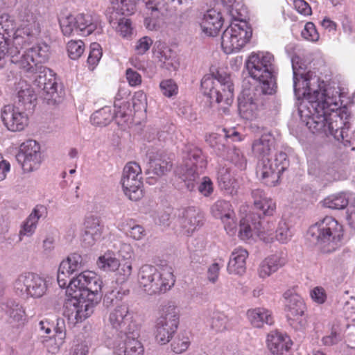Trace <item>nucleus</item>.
<instances>
[{"mask_svg": "<svg viewBox=\"0 0 355 355\" xmlns=\"http://www.w3.org/2000/svg\"><path fill=\"white\" fill-rule=\"evenodd\" d=\"M190 345L187 333L180 334L171 344L172 350L176 354L185 352Z\"/></svg>", "mask_w": 355, "mask_h": 355, "instance_id": "nucleus-53", "label": "nucleus"}, {"mask_svg": "<svg viewBox=\"0 0 355 355\" xmlns=\"http://www.w3.org/2000/svg\"><path fill=\"white\" fill-rule=\"evenodd\" d=\"M152 51L154 57L162 62L169 60L174 54L169 46H154Z\"/></svg>", "mask_w": 355, "mask_h": 355, "instance_id": "nucleus-56", "label": "nucleus"}, {"mask_svg": "<svg viewBox=\"0 0 355 355\" xmlns=\"http://www.w3.org/2000/svg\"><path fill=\"white\" fill-rule=\"evenodd\" d=\"M286 259L283 252L276 253L266 257L260 264L259 274L260 277L265 278L275 272L285 265Z\"/></svg>", "mask_w": 355, "mask_h": 355, "instance_id": "nucleus-30", "label": "nucleus"}, {"mask_svg": "<svg viewBox=\"0 0 355 355\" xmlns=\"http://www.w3.org/2000/svg\"><path fill=\"white\" fill-rule=\"evenodd\" d=\"M73 274H71L69 270H66L62 268V265L60 264L58 271V283L60 288H65L67 286L68 291L73 292L75 288L74 285L71 284L72 282L76 277L73 276Z\"/></svg>", "mask_w": 355, "mask_h": 355, "instance_id": "nucleus-50", "label": "nucleus"}, {"mask_svg": "<svg viewBox=\"0 0 355 355\" xmlns=\"http://www.w3.org/2000/svg\"><path fill=\"white\" fill-rule=\"evenodd\" d=\"M146 7L149 13L154 16L166 17L168 14V5L165 0H148Z\"/></svg>", "mask_w": 355, "mask_h": 355, "instance_id": "nucleus-47", "label": "nucleus"}, {"mask_svg": "<svg viewBox=\"0 0 355 355\" xmlns=\"http://www.w3.org/2000/svg\"><path fill=\"white\" fill-rule=\"evenodd\" d=\"M141 168L135 162H130L123 168L121 183L125 194L132 200L142 196Z\"/></svg>", "mask_w": 355, "mask_h": 355, "instance_id": "nucleus-14", "label": "nucleus"}, {"mask_svg": "<svg viewBox=\"0 0 355 355\" xmlns=\"http://www.w3.org/2000/svg\"><path fill=\"white\" fill-rule=\"evenodd\" d=\"M239 135V132L235 130H232V133L230 134L226 129H223L222 133L212 132L207 135L205 141L218 156L223 158L227 151L232 147L230 139L236 140Z\"/></svg>", "mask_w": 355, "mask_h": 355, "instance_id": "nucleus-21", "label": "nucleus"}, {"mask_svg": "<svg viewBox=\"0 0 355 355\" xmlns=\"http://www.w3.org/2000/svg\"><path fill=\"white\" fill-rule=\"evenodd\" d=\"M26 52L27 50L21 55V51L18 48V46H8L6 48V56L10 57L12 62L18 64L19 67L24 70L31 64V62L28 60Z\"/></svg>", "mask_w": 355, "mask_h": 355, "instance_id": "nucleus-44", "label": "nucleus"}, {"mask_svg": "<svg viewBox=\"0 0 355 355\" xmlns=\"http://www.w3.org/2000/svg\"><path fill=\"white\" fill-rule=\"evenodd\" d=\"M47 216V209L42 205H36L24 223L20 234L31 236L37 227L38 220Z\"/></svg>", "mask_w": 355, "mask_h": 355, "instance_id": "nucleus-38", "label": "nucleus"}, {"mask_svg": "<svg viewBox=\"0 0 355 355\" xmlns=\"http://www.w3.org/2000/svg\"><path fill=\"white\" fill-rule=\"evenodd\" d=\"M334 169L327 164H320V163L312 164L309 166V173L318 177H325L326 175H331Z\"/></svg>", "mask_w": 355, "mask_h": 355, "instance_id": "nucleus-55", "label": "nucleus"}, {"mask_svg": "<svg viewBox=\"0 0 355 355\" xmlns=\"http://www.w3.org/2000/svg\"><path fill=\"white\" fill-rule=\"evenodd\" d=\"M111 9L110 23L116 26V31L123 37H130L132 35L131 21L127 17L136 10L135 0H110Z\"/></svg>", "mask_w": 355, "mask_h": 355, "instance_id": "nucleus-9", "label": "nucleus"}, {"mask_svg": "<svg viewBox=\"0 0 355 355\" xmlns=\"http://www.w3.org/2000/svg\"><path fill=\"white\" fill-rule=\"evenodd\" d=\"M62 268L69 270L71 274L76 277L79 273L82 272L85 262L81 254L77 252L71 253L61 263Z\"/></svg>", "mask_w": 355, "mask_h": 355, "instance_id": "nucleus-41", "label": "nucleus"}, {"mask_svg": "<svg viewBox=\"0 0 355 355\" xmlns=\"http://www.w3.org/2000/svg\"><path fill=\"white\" fill-rule=\"evenodd\" d=\"M250 76L259 81L256 86L245 89L238 98V107L243 118L250 119L262 106L266 96L277 92V69L274 57L269 52L252 54L245 63Z\"/></svg>", "mask_w": 355, "mask_h": 355, "instance_id": "nucleus-2", "label": "nucleus"}, {"mask_svg": "<svg viewBox=\"0 0 355 355\" xmlns=\"http://www.w3.org/2000/svg\"><path fill=\"white\" fill-rule=\"evenodd\" d=\"M349 204V193L340 192L331 195L323 200V205L331 209H344Z\"/></svg>", "mask_w": 355, "mask_h": 355, "instance_id": "nucleus-43", "label": "nucleus"}, {"mask_svg": "<svg viewBox=\"0 0 355 355\" xmlns=\"http://www.w3.org/2000/svg\"><path fill=\"white\" fill-rule=\"evenodd\" d=\"M274 143L275 139L270 134L262 135L260 138L254 141L252 150L261 158L268 157Z\"/></svg>", "mask_w": 355, "mask_h": 355, "instance_id": "nucleus-40", "label": "nucleus"}, {"mask_svg": "<svg viewBox=\"0 0 355 355\" xmlns=\"http://www.w3.org/2000/svg\"><path fill=\"white\" fill-rule=\"evenodd\" d=\"M286 259L283 252L276 253L266 257L260 264L259 274L260 277L265 278L275 272L285 265Z\"/></svg>", "mask_w": 355, "mask_h": 355, "instance_id": "nucleus-31", "label": "nucleus"}, {"mask_svg": "<svg viewBox=\"0 0 355 355\" xmlns=\"http://www.w3.org/2000/svg\"><path fill=\"white\" fill-rule=\"evenodd\" d=\"M16 159L24 171L31 172L37 170L42 162L40 144L33 139L24 141L19 147Z\"/></svg>", "mask_w": 355, "mask_h": 355, "instance_id": "nucleus-16", "label": "nucleus"}, {"mask_svg": "<svg viewBox=\"0 0 355 355\" xmlns=\"http://www.w3.org/2000/svg\"><path fill=\"white\" fill-rule=\"evenodd\" d=\"M60 26L64 35H70L73 32L76 33L75 16L71 14L62 15L59 19Z\"/></svg>", "mask_w": 355, "mask_h": 355, "instance_id": "nucleus-51", "label": "nucleus"}, {"mask_svg": "<svg viewBox=\"0 0 355 355\" xmlns=\"http://www.w3.org/2000/svg\"><path fill=\"white\" fill-rule=\"evenodd\" d=\"M216 175L217 182L221 190H224L232 196L236 193L238 183L232 174L230 167L219 166Z\"/></svg>", "mask_w": 355, "mask_h": 355, "instance_id": "nucleus-35", "label": "nucleus"}, {"mask_svg": "<svg viewBox=\"0 0 355 355\" xmlns=\"http://www.w3.org/2000/svg\"><path fill=\"white\" fill-rule=\"evenodd\" d=\"M179 324V315L173 304H168L163 309L162 315L157 318L155 324V338L160 345L168 343L176 332Z\"/></svg>", "mask_w": 355, "mask_h": 355, "instance_id": "nucleus-12", "label": "nucleus"}, {"mask_svg": "<svg viewBox=\"0 0 355 355\" xmlns=\"http://www.w3.org/2000/svg\"><path fill=\"white\" fill-rule=\"evenodd\" d=\"M49 46H33L27 49L28 60L34 67L35 64L42 65L41 64L47 61L49 58Z\"/></svg>", "mask_w": 355, "mask_h": 355, "instance_id": "nucleus-42", "label": "nucleus"}, {"mask_svg": "<svg viewBox=\"0 0 355 355\" xmlns=\"http://www.w3.org/2000/svg\"><path fill=\"white\" fill-rule=\"evenodd\" d=\"M301 35L303 38L310 42H316L319 39V33L315 26L312 22H307L304 29L302 31Z\"/></svg>", "mask_w": 355, "mask_h": 355, "instance_id": "nucleus-62", "label": "nucleus"}, {"mask_svg": "<svg viewBox=\"0 0 355 355\" xmlns=\"http://www.w3.org/2000/svg\"><path fill=\"white\" fill-rule=\"evenodd\" d=\"M284 298L290 325L297 330L304 329L307 325L306 306L302 297L295 291L288 290L284 293Z\"/></svg>", "mask_w": 355, "mask_h": 355, "instance_id": "nucleus-13", "label": "nucleus"}, {"mask_svg": "<svg viewBox=\"0 0 355 355\" xmlns=\"http://www.w3.org/2000/svg\"><path fill=\"white\" fill-rule=\"evenodd\" d=\"M211 213L214 218H220L223 221L225 229L229 234H233L235 233V214L229 201L225 200H217L211 207Z\"/></svg>", "mask_w": 355, "mask_h": 355, "instance_id": "nucleus-22", "label": "nucleus"}, {"mask_svg": "<svg viewBox=\"0 0 355 355\" xmlns=\"http://www.w3.org/2000/svg\"><path fill=\"white\" fill-rule=\"evenodd\" d=\"M1 310L6 314L10 324L25 320V311L21 305L12 299H8L0 304Z\"/></svg>", "mask_w": 355, "mask_h": 355, "instance_id": "nucleus-34", "label": "nucleus"}, {"mask_svg": "<svg viewBox=\"0 0 355 355\" xmlns=\"http://www.w3.org/2000/svg\"><path fill=\"white\" fill-rule=\"evenodd\" d=\"M207 166V160L200 148L192 144H186L182 149V164L175 172L184 183L187 189L192 191L197 185L199 174Z\"/></svg>", "mask_w": 355, "mask_h": 355, "instance_id": "nucleus-5", "label": "nucleus"}, {"mask_svg": "<svg viewBox=\"0 0 355 355\" xmlns=\"http://www.w3.org/2000/svg\"><path fill=\"white\" fill-rule=\"evenodd\" d=\"M130 331L119 334V338L115 339L114 345L119 355H144V347L137 340L139 336V330L134 326Z\"/></svg>", "mask_w": 355, "mask_h": 355, "instance_id": "nucleus-18", "label": "nucleus"}, {"mask_svg": "<svg viewBox=\"0 0 355 355\" xmlns=\"http://www.w3.org/2000/svg\"><path fill=\"white\" fill-rule=\"evenodd\" d=\"M139 286L149 295L165 293L174 284L172 272H159L152 265H144L138 274Z\"/></svg>", "mask_w": 355, "mask_h": 355, "instance_id": "nucleus-6", "label": "nucleus"}, {"mask_svg": "<svg viewBox=\"0 0 355 355\" xmlns=\"http://www.w3.org/2000/svg\"><path fill=\"white\" fill-rule=\"evenodd\" d=\"M286 259L283 252L276 253L266 257L260 264L259 274L260 277L265 278L275 272L285 265Z\"/></svg>", "mask_w": 355, "mask_h": 355, "instance_id": "nucleus-32", "label": "nucleus"}, {"mask_svg": "<svg viewBox=\"0 0 355 355\" xmlns=\"http://www.w3.org/2000/svg\"><path fill=\"white\" fill-rule=\"evenodd\" d=\"M149 16L145 17L144 24L146 28L149 31H157L160 28L165 17L157 16L156 17L152 13H148Z\"/></svg>", "mask_w": 355, "mask_h": 355, "instance_id": "nucleus-61", "label": "nucleus"}, {"mask_svg": "<svg viewBox=\"0 0 355 355\" xmlns=\"http://www.w3.org/2000/svg\"><path fill=\"white\" fill-rule=\"evenodd\" d=\"M198 190L204 196H209L214 191L213 183L211 179L207 176L203 177L202 182L198 186Z\"/></svg>", "mask_w": 355, "mask_h": 355, "instance_id": "nucleus-64", "label": "nucleus"}, {"mask_svg": "<svg viewBox=\"0 0 355 355\" xmlns=\"http://www.w3.org/2000/svg\"><path fill=\"white\" fill-rule=\"evenodd\" d=\"M114 119L111 107L105 106L92 114L91 121L93 125L98 126H105L108 125Z\"/></svg>", "mask_w": 355, "mask_h": 355, "instance_id": "nucleus-46", "label": "nucleus"}, {"mask_svg": "<svg viewBox=\"0 0 355 355\" xmlns=\"http://www.w3.org/2000/svg\"><path fill=\"white\" fill-rule=\"evenodd\" d=\"M15 293L21 297L40 298L47 291L46 280L33 272H24L18 276L13 283Z\"/></svg>", "mask_w": 355, "mask_h": 355, "instance_id": "nucleus-11", "label": "nucleus"}, {"mask_svg": "<svg viewBox=\"0 0 355 355\" xmlns=\"http://www.w3.org/2000/svg\"><path fill=\"white\" fill-rule=\"evenodd\" d=\"M131 316L129 314V309L126 304H121L116 306L110 314L109 321L112 328L115 330L114 334L115 339L119 338V334L122 333L125 334L132 331V327L134 326L138 329L135 323L130 322Z\"/></svg>", "mask_w": 355, "mask_h": 355, "instance_id": "nucleus-20", "label": "nucleus"}, {"mask_svg": "<svg viewBox=\"0 0 355 355\" xmlns=\"http://www.w3.org/2000/svg\"><path fill=\"white\" fill-rule=\"evenodd\" d=\"M267 344L269 350L273 355H284L289 350L292 343L286 335L279 332H272L268 336Z\"/></svg>", "mask_w": 355, "mask_h": 355, "instance_id": "nucleus-29", "label": "nucleus"}, {"mask_svg": "<svg viewBox=\"0 0 355 355\" xmlns=\"http://www.w3.org/2000/svg\"><path fill=\"white\" fill-rule=\"evenodd\" d=\"M286 259L283 252L276 253L266 257L260 264L259 274L260 277L265 278L275 272L285 265Z\"/></svg>", "mask_w": 355, "mask_h": 355, "instance_id": "nucleus-33", "label": "nucleus"}, {"mask_svg": "<svg viewBox=\"0 0 355 355\" xmlns=\"http://www.w3.org/2000/svg\"><path fill=\"white\" fill-rule=\"evenodd\" d=\"M220 1L226 8L229 17L239 20L243 19L244 14H246V9L239 0H220Z\"/></svg>", "mask_w": 355, "mask_h": 355, "instance_id": "nucleus-45", "label": "nucleus"}, {"mask_svg": "<svg viewBox=\"0 0 355 355\" xmlns=\"http://www.w3.org/2000/svg\"><path fill=\"white\" fill-rule=\"evenodd\" d=\"M247 316L252 325L257 328L262 327L264 324L271 325L274 322L271 313L264 308L249 309Z\"/></svg>", "mask_w": 355, "mask_h": 355, "instance_id": "nucleus-39", "label": "nucleus"}, {"mask_svg": "<svg viewBox=\"0 0 355 355\" xmlns=\"http://www.w3.org/2000/svg\"><path fill=\"white\" fill-rule=\"evenodd\" d=\"M16 103L26 111L32 112L36 106L37 95L31 86L24 80L15 84Z\"/></svg>", "mask_w": 355, "mask_h": 355, "instance_id": "nucleus-24", "label": "nucleus"}, {"mask_svg": "<svg viewBox=\"0 0 355 355\" xmlns=\"http://www.w3.org/2000/svg\"><path fill=\"white\" fill-rule=\"evenodd\" d=\"M343 336L337 327L334 326L331 333L328 336H325L322 338V343L325 346H332L338 344L342 340Z\"/></svg>", "mask_w": 355, "mask_h": 355, "instance_id": "nucleus-63", "label": "nucleus"}, {"mask_svg": "<svg viewBox=\"0 0 355 355\" xmlns=\"http://www.w3.org/2000/svg\"><path fill=\"white\" fill-rule=\"evenodd\" d=\"M1 119L4 125L10 131H21L28 125V114L19 107L6 105L1 110Z\"/></svg>", "mask_w": 355, "mask_h": 355, "instance_id": "nucleus-19", "label": "nucleus"}, {"mask_svg": "<svg viewBox=\"0 0 355 355\" xmlns=\"http://www.w3.org/2000/svg\"><path fill=\"white\" fill-rule=\"evenodd\" d=\"M229 17L230 24L223 32L222 44L225 42H230L231 44H246L248 43L252 37V31L248 26L245 21L246 14H244L242 20Z\"/></svg>", "mask_w": 355, "mask_h": 355, "instance_id": "nucleus-17", "label": "nucleus"}, {"mask_svg": "<svg viewBox=\"0 0 355 355\" xmlns=\"http://www.w3.org/2000/svg\"><path fill=\"white\" fill-rule=\"evenodd\" d=\"M227 317L221 312L213 313L211 320V327L216 331H223L227 327Z\"/></svg>", "mask_w": 355, "mask_h": 355, "instance_id": "nucleus-54", "label": "nucleus"}, {"mask_svg": "<svg viewBox=\"0 0 355 355\" xmlns=\"http://www.w3.org/2000/svg\"><path fill=\"white\" fill-rule=\"evenodd\" d=\"M116 275V282L123 284L129 278L132 272V264L129 261L124 263H120L119 267L114 271Z\"/></svg>", "mask_w": 355, "mask_h": 355, "instance_id": "nucleus-52", "label": "nucleus"}, {"mask_svg": "<svg viewBox=\"0 0 355 355\" xmlns=\"http://www.w3.org/2000/svg\"><path fill=\"white\" fill-rule=\"evenodd\" d=\"M201 90L211 105L223 103L230 105L234 100V85L230 74L222 70L206 74L201 80Z\"/></svg>", "mask_w": 355, "mask_h": 355, "instance_id": "nucleus-3", "label": "nucleus"}, {"mask_svg": "<svg viewBox=\"0 0 355 355\" xmlns=\"http://www.w3.org/2000/svg\"><path fill=\"white\" fill-rule=\"evenodd\" d=\"M71 284L74 285L75 289L69 295L89 298L92 302L101 300L103 282L94 272L87 270L79 273Z\"/></svg>", "mask_w": 355, "mask_h": 355, "instance_id": "nucleus-10", "label": "nucleus"}, {"mask_svg": "<svg viewBox=\"0 0 355 355\" xmlns=\"http://www.w3.org/2000/svg\"><path fill=\"white\" fill-rule=\"evenodd\" d=\"M223 159L230 161L240 170L245 169L247 165V161L240 150L234 146H232L227 151L226 155L224 156Z\"/></svg>", "mask_w": 355, "mask_h": 355, "instance_id": "nucleus-49", "label": "nucleus"}, {"mask_svg": "<svg viewBox=\"0 0 355 355\" xmlns=\"http://www.w3.org/2000/svg\"><path fill=\"white\" fill-rule=\"evenodd\" d=\"M291 232L286 222L280 221L278 227L275 231V237L277 241L284 243H287L291 238Z\"/></svg>", "mask_w": 355, "mask_h": 355, "instance_id": "nucleus-59", "label": "nucleus"}, {"mask_svg": "<svg viewBox=\"0 0 355 355\" xmlns=\"http://www.w3.org/2000/svg\"><path fill=\"white\" fill-rule=\"evenodd\" d=\"M248 252L243 248L235 249L231 254L227 270L230 274L241 275L245 272Z\"/></svg>", "mask_w": 355, "mask_h": 355, "instance_id": "nucleus-37", "label": "nucleus"}, {"mask_svg": "<svg viewBox=\"0 0 355 355\" xmlns=\"http://www.w3.org/2000/svg\"><path fill=\"white\" fill-rule=\"evenodd\" d=\"M295 95L306 98L298 108L301 120L313 132L331 135L338 141L348 137L352 112L348 106L340 107L337 97L328 89L321 91L320 78L311 71L304 72V64L298 55L291 57Z\"/></svg>", "mask_w": 355, "mask_h": 355, "instance_id": "nucleus-1", "label": "nucleus"}, {"mask_svg": "<svg viewBox=\"0 0 355 355\" xmlns=\"http://www.w3.org/2000/svg\"><path fill=\"white\" fill-rule=\"evenodd\" d=\"M159 87L163 95L166 97L171 98L178 94V87L172 79L162 80Z\"/></svg>", "mask_w": 355, "mask_h": 355, "instance_id": "nucleus-57", "label": "nucleus"}, {"mask_svg": "<svg viewBox=\"0 0 355 355\" xmlns=\"http://www.w3.org/2000/svg\"><path fill=\"white\" fill-rule=\"evenodd\" d=\"M0 28L10 36L11 33H15L16 26L11 16L8 13H3L0 15Z\"/></svg>", "mask_w": 355, "mask_h": 355, "instance_id": "nucleus-58", "label": "nucleus"}, {"mask_svg": "<svg viewBox=\"0 0 355 355\" xmlns=\"http://www.w3.org/2000/svg\"><path fill=\"white\" fill-rule=\"evenodd\" d=\"M308 234L322 252L331 253L341 245L343 227L333 217L326 216L311 226Z\"/></svg>", "mask_w": 355, "mask_h": 355, "instance_id": "nucleus-4", "label": "nucleus"}, {"mask_svg": "<svg viewBox=\"0 0 355 355\" xmlns=\"http://www.w3.org/2000/svg\"><path fill=\"white\" fill-rule=\"evenodd\" d=\"M251 196L253 199L254 208L257 210L255 215L272 216L275 209V202L271 198H267L263 190L260 189H252Z\"/></svg>", "mask_w": 355, "mask_h": 355, "instance_id": "nucleus-28", "label": "nucleus"}, {"mask_svg": "<svg viewBox=\"0 0 355 355\" xmlns=\"http://www.w3.org/2000/svg\"><path fill=\"white\" fill-rule=\"evenodd\" d=\"M119 261L110 252H107L98 257L97 265L99 268L114 272L119 267Z\"/></svg>", "mask_w": 355, "mask_h": 355, "instance_id": "nucleus-48", "label": "nucleus"}, {"mask_svg": "<svg viewBox=\"0 0 355 355\" xmlns=\"http://www.w3.org/2000/svg\"><path fill=\"white\" fill-rule=\"evenodd\" d=\"M172 164L166 158L150 159L148 168L145 173L147 175L146 182L149 184H154L157 179L166 175L171 171Z\"/></svg>", "mask_w": 355, "mask_h": 355, "instance_id": "nucleus-26", "label": "nucleus"}, {"mask_svg": "<svg viewBox=\"0 0 355 355\" xmlns=\"http://www.w3.org/2000/svg\"><path fill=\"white\" fill-rule=\"evenodd\" d=\"M289 164L286 153L279 151L272 158H261L258 164L257 174L265 184L273 187L278 182L280 175L287 169Z\"/></svg>", "mask_w": 355, "mask_h": 355, "instance_id": "nucleus-8", "label": "nucleus"}, {"mask_svg": "<svg viewBox=\"0 0 355 355\" xmlns=\"http://www.w3.org/2000/svg\"><path fill=\"white\" fill-rule=\"evenodd\" d=\"M225 19L221 12L216 9L208 10L205 13L200 26L202 32L208 36H216L222 28Z\"/></svg>", "mask_w": 355, "mask_h": 355, "instance_id": "nucleus-25", "label": "nucleus"}, {"mask_svg": "<svg viewBox=\"0 0 355 355\" xmlns=\"http://www.w3.org/2000/svg\"><path fill=\"white\" fill-rule=\"evenodd\" d=\"M253 231L257 233L265 231V227H262L260 214L258 216L254 213L250 214L240 220L239 236L241 239H250L252 236Z\"/></svg>", "mask_w": 355, "mask_h": 355, "instance_id": "nucleus-27", "label": "nucleus"}, {"mask_svg": "<svg viewBox=\"0 0 355 355\" xmlns=\"http://www.w3.org/2000/svg\"><path fill=\"white\" fill-rule=\"evenodd\" d=\"M178 216L180 225L187 234L193 232L197 227L201 226L204 220L203 213L196 207L180 209Z\"/></svg>", "mask_w": 355, "mask_h": 355, "instance_id": "nucleus-23", "label": "nucleus"}, {"mask_svg": "<svg viewBox=\"0 0 355 355\" xmlns=\"http://www.w3.org/2000/svg\"><path fill=\"white\" fill-rule=\"evenodd\" d=\"M132 220L127 223L128 230H127V234L135 240L139 241L142 239L146 236V231L141 225L132 224Z\"/></svg>", "mask_w": 355, "mask_h": 355, "instance_id": "nucleus-60", "label": "nucleus"}, {"mask_svg": "<svg viewBox=\"0 0 355 355\" xmlns=\"http://www.w3.org/2000/svg\"><path fill=\"white\" fill-rule=\"evenodd\" d=\"M76 23V33L83 36H88L93 33H101V27L98 22L94 20L92 16L83 13L75 16Z\"/></svg>", "mask_w": 355, "mask_h": 355, "instance_id": "nucleus-36", "label": "nucleus"}, {"mask_svg": "<svg viewBox=\"0 0 355 355\" xmlns=\"http://www.w3.org/2000/svg\"><path fill=\"white\" fill-rule=\"evenodd\" d=\"M25 71L34 74L33 85L38 88L40 95L49 104H55L60 101L57 83L50 69L43 65L35 64L34 67L31 64Z\"/></svg>", "mask_w": 355, "mask_h": 355, "instance_id": "nucleus-7", "label": "nucleus"}, {"mask_svg": "<svg viewBox=\"0 0 355 355\" xmlns=\"http://www.w3.org/2000/svg\"><path fill=\"white\" fill-rule=\"evenodd\" d=\"M64 305V315L69 320H75L76 323L82 322L94 312V308L98 302H92L89 298H80L76 295H71Z\"/></svg>", "mask_w": 355, "mask_h": 355, "instance_id": "nucleus-15", "label": "nucleus"}]
</instances>
